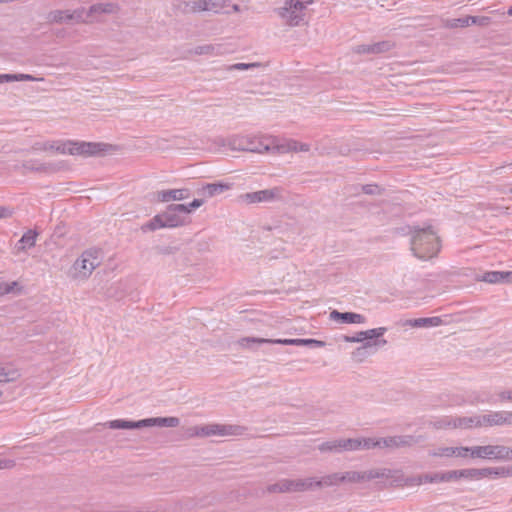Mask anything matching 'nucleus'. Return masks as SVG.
<instances>
[{
	"instance_id": "f257e3e1",
	"label": "nucleus",
	"mask_w": 512,
	"mask_h": 512,
	"mask_svg": "<svg viewBox=\"0 0 512 512\" xmlns=\"http://www.w3.org/2000/svg\"><path fill=\"white\" fill-rule=\"evenodd\" d=\"M411 250L419 259L435 256L440 250V241L432 226L414 227L411 238Z\"/></svg>"
},
{
	"instance_id": "f03ea898",
	"label": "nucleus",
	"mask_w": 512,
	"mask_h": 512,
	"mask_svg": "<svg viewBox=\"0 0 512 512\" xmlns=\"http://www.w3.org/2000/svg\"><path fill=\"white\" fill-rule=\"evenodd\" d=\"M111 145L97 142L74 140H57L55 151L60 154L80 155L84 157L98 156L107 152Z\"/></svg>"
},
{
	"instance_id": "7ed1b4c3",
	"label": "nucleus",
	"mask_w": 512,
	"mask_h": 512,
	"mask_svg": "<svg viewBox=\"0 0 512 512\" xmlns=\"http://www.w3.org/2000/svg\"><path fill=\"white\" fill-rule=\"evenodd\" d=\"M180 424L178 417H154L146 418L138 421H131L125 419H116L108 421L103 426H107L110 429H141L146 427H177ZM101 424H97L100 426Z\"/></svg>"
},
{
	"instance_id": "20e7f679",
	"label": "nucleus",
	"mask_w": 512,
	"mask_h": 512,
	"mask_svg": "<svg viewBox=\"0 0 512 512\" xmlns=\"http://www.w3.org/2000/svg\"><path fill=\"white\" fill-rule=\"evenodd\" d=\"M273 144L272 136H234L229 139L228 145L232 150L252 153H268Z\"/></svg>"
},
{
	"instance_id": "39448f33",
	"label": "nucleus",
	"mask_w": 512,
	"mask_h": 512,
	"mask_svg": "<svg viewBox=\"0 0 512 512\" xmlns=\"http://www.w3.org/2000/svg\"><path fill=\"white\" fill-rule=\"evenodd\" d=\"M313 0H285L284 5L280 7L278 15L289 26H300L306 23V13Z\"/></svg>"
},
{
	"instance_id": "423d86ee",
	"label": "nucleus",
	"mask_w": 512,
	"mask_h": 512,
	"mask_svg": "<svg viewBox=\"0 0 512 512\" xmlns=\"http://www.w3.org/2000/svg\"><path fill=\"white\" fill-rule=\"evenodd\" d=\"M100 254L101 251L98 249H88L84 251L72 266L73 278L82 280L87 279L100 265Z\"/></svg>"
},
{
	"instance_id": "0eeeda50",
	"label": "nucleus",
	"mask_w": 512,
	"mask_h": 512,
	"mask_svg": "<svg viewBox=\"0 0 512 512\" xmlns=\"http://www.w3.org/2000/svg\"><path fill=\"white\" fill-rule=\"evenodd\" d=\"M391 469L379 468L367 471H346L341 473L342 483H362L374 479H388L394 477Z\"/></svg>"
},
{
	"instance_id": "6e6552de",
	"label": "nucleus",
	"mask_w": 512,
	"mask_h": 512,
	"mask_svg": "<svg viewBox=\"0 0 512 512\" xmlns=\"http://www.w3.org/2000/svg\"><path fill=\"white\" fill-rule=\"evenodd\" d=\"M472 458L511 460L512 448L504 445L473 446Z\"/></svg>"
},
{
	"instance_id": "1a4fd4ad",
	"label": "nucleus",
	"mask_w": 512,
	"mask_h": 512,
	"mask_svg": "<svg viewBox=\"0 0 512 512\" xmlns=\"http://www.w3.org/2000/svg\"><path fill=\"white\" fill-rule=\"evenodd\" d=\"M283 197V189L280 187H274L271 189H264L255 192L245 193L240 196L241 200L248 203H260V202H273L281 200Z\"/></svg>"
},
{
	"instance_id": "9d476101",
	"label": "nucleus",
	"mask_w": 512,
	"mask_h": 512,
	"mask_svg": "<svg viewBox=\"0 0 512 512\" xmlns=\"http://www.w3.org/2000/svg\"><path fill=\"white\" fill-rule=\"evenodd\" d=\"M188 207L185 204H171L167 210L162 213L165 226L169 228L178 227L184 224L182 215L188 214Z\"/></svg>"
},
{
	"instance_id": "9b49d317",
	"label": "nucleus",
	"mask_w": 512,
	"mask_h": 512,
	"mask_svg": "<svg viewBox=\"0 0 512 512\" xmlns=\"http://www.w3.org/2000/svg\"><path fill=\"white\" fill-rule=\"evenodd\" d=\"M479 416L481 427L512 425V411H491Z\"/></svg>"
},
{
	"instance_id": "f8f14e48",
	"label": "nucleus",
	"mask_w": 512,
	"mask_h": 512,
	"mask_svg": "<svg viewBox=\"0 0 512 512\" xmlns=\"http://www.w3.org/2000/svg\"><path fill=\"white\" fill-rule=\"evenodd\" d=\"M422 437L413 435H397L381 438V448L395 450L404 447H412L419 443Z\"/></svg>"
},
{
	"instance_id": "ddd939ff",
	"label": "nucleus",
	"mask_w": 512,
	"mask_h": 512,
	"mask_svg": "<svg viewBox=\"0 0 512 512\" xmlns=\"http://www.w3.org/2000/svg\"><path fill=\"white\" fill-rule=\"evenodd\" d=\"M354 438L336 439L332 441L323 442L318 446L321 452H334L340 453L342 451H357Z\"/></svg>"
},
{
	"instance_id": "4468645a",
	"label": "nucleus",
	"mask_w": 512,
	"mask_h": 512,
	"mask_svg": "<svg viewBox=\"0 0 512 512\" xmlns=\"http://www.w3.org/2000/svg\"><path fill=\"white\" fill-rule=\"evenodd\" d=\"M231 50L225 45L221 43L217 44H205L196 46L193 49H190L188 53L190 55H208V56H222L230 53Z\"/></svg>"
},
{
	"instance_id": "2eb2a0df",
	"label": "nucleus",
	"mask_w": 512,
	"mask_h": 512,
	"mask_svg": "<svg viewBox=\"0 0 512 512\" xmlns=\"http://www.w3.org/2000/svg\"><path fill=\"white\" fill-rule=\"evenodd\" d=\"M393 47V42L385 40L373 44L358 45L353 50L357 54H381L390 51Z\"/></svg>"
},
{
	"instance_id": "dca6fc26",
	"label": "nucleus",
	"mask_w": 512,
	"mask_h": 512,
	"mask_svg": "<svg viewBox=\"0 0 512 512\" xmlns=\"http://www.w3.org/2000/svg\"><path fill=\"white\" fill-rule=\"evenodd\" d=\"M118 5L116 3H96L89 7L87 10V17H90L92 22L98 21L99 16L102 14H115L118 12Z\"/></svg>"
},
{
	"instance_id": "f3484780",
	"label": "nucleus",
	"mask_w": 512,
	"mask_h": 512,
	"mask_svg": "<svg viewBox=\"0 0 512 512\" xmlns=\"http://www.w3.org/2000/svg\"><path fill=\"white\" fill-rule=\"evenodd\" d=\"M387 331L385 327L374 328L366 331H360L355 336H344L346 342H362L364 340L370 341L372 339L379 340Z\"/></svg>"
},
{
	"instance_id": "a211bd4d",
	"label": "nucleus",
	"mask_w": 512,
	"mask_h": 512,
	"mask_svg": "<svg viewBox=\"0 0 512 512\" xmlns=\"http://www.w3.org/2000/svg\"><path fill=\"white\" fill-rule=\"evenodd\" d=\"M313 490L338 486L342 483L341 472L325 475L321 478L312 477Z\"/></svg>"
},
{
	"instance_id": "6ab92c4d",
	"label": "nucleus",
	"mask_w": 512,
	"mask_h": 512,
	"mask_svg": "<svg viewBox=\"0 0 512 512\" xmlns=\"http://www.w3.org/2000/svg\"><path fill=\"white\" fill-rule=\"evenodd\" d=\"M329 317L331 320L341 323L362 324L366 321L365 317L361 314L354 312H339L337 310L331 311Z\"/></svg>"
},
{
	"instance_id": "aec40b11",
	"label": "nucleus",
	"mask_w": 512,
	"mask_h": 512,
	"mask_svg": "<svg viewBox=\"0 0 512 512\" xmlns=\"http://www.w3.org/2000/svg\"><path fill=\"white\" fill-rule=\"evenodd\" d=\"M447 425L452 426V428H472V427H481L480 416L474 415L470 417H455L447 420Z\"/></svg>"
},
{
	"instance_id": "412c9836",
	"label": "nucleus",
	"mask_w": 512,
	"mask_h": 512,
	"mask_svg": "<svg viewBox=\"0 0 512 512\" xmlns=\"http://www.w3.org/2000/svg\"><path fill=\"white\" fill-rule=\"evenodd\" d=\"M190 195L189 189H170L157 192V199L161 202H170L175 200H183Z\"/></svg>"
},
{
	"instance_id": "4be33fe9",
	"label": "nucleus",
	"mask_w": 512,
	"mask_h": 512,
	"mask_svg": "<svg viewBox=\"0 0 512 512\" xmlns=\"http://www.w3.org/2000/svg\"><path fill=\"white\" fill-rule=\"evenodd\" d=\"M230 188L231 184L229 183H208L198 190V194L207 198H211L216 195L222 194L223 192L229 190Z\"/></svg>"
},
{
	"instance_id": "5701e85b",
	"label": "nucleus",
	"mask_w": 512,
	"mask_h": 512,
	"mask_svg": "<svg viewBox=\"0 0 512 512\" xmlns=\"http://www.w3.org/2000/svg\"><path fill=\"white\" fill-rule=\"evenodd\" d=\"M23 168L27 171H35L41 173H53L59 170L57 164L54 163H41L37 160H28L22 164Z\"/></svg>"
},
{
	"instance_id": "b1692460",
	"label": "nucleus",
	"mask_w": 512,
	"mask_h": 512,
	"mask_svg": "<svg viewBox=\"0 0 512 512\" xmlns=\"http://www.w3.org/2000/svg\"><path fill=\"white\" fill-rule=\"evenodd\" d=\"M289 492H305L313 490L312 477L287 479Z\"/></svg>"
},
{
	"instance_id": "393cba45",
	"label": "nucleus",
	"mask_w": 512,
	"mask_h": 512,
	"mask_svg": "<svg viewBox=\"0 0 512 512\" xmlns=\"http://www.w3.org/2000/svg\"><path fill=\"white\" fill-rule=\"evenodd\" d=\"M37 236L38 232L35 229H30L25 232L15 246L17 253L24 252L26 249L34 247Z\"/></svg>"
},
{
	"instance_id": "a878e982",
	"label": "nucleus",
	"mask_w": 512,
	"mask_h": 512,
	"mask_svg": "<svg viewBox=\"0 0 512 512\" xmlns=\"http://www.w3.org/2000/svg\"><path fill=\"white\" fill-rule=\"evenodd\" d=\"M236 343L239 347L252 351H255L261 344H273L272 339L260 337H242Z\"/></svg>"
},
{
	"instance_id": "bb28decb",
	"label": "nucleus",
	"mask_w": 512,
	"mask_h": 512,
	"mask_svg": "<svg viewBox=\"0 0 512 512\" xmlns=\"http://www.w3.org/2000/svg\"><path fill=\"white\" fill-rule=\"evenodd\" d=\"M442 323L443 321L440 317L434 316L427 318L409 319L405 324L415 328H429L440 326Z\"/></svg>"
},
{
	"instance_id": "cd10ccee",
	"label": "nucleus",
	"mask_w": 512,
	"mask_h": 512,
	"mask_svg": "<svg viewBox=\"0 0 512 512\" xmlns=\"http://www.w3.org/2000/svg\"><path fill=\"white\" fill-rule=\"evenodd\" d=\"M21 376L18 369L11 364L0 363V383L14 382Z\"/></svg>"
},
{
	"instance_id": "c85d7f7f",
	"label": "nucleus",
	"mask_w": 512,
	"mask_h": 512,
	"mask_svg": "<svg viewBox=\"0 0 512 512\" xmlns=\"http://www.w3.org/2000/svg\"><path fill=\"white\" fill-rule=\"evenodd\" d=\"M294 145H295L294 139H285V140L280 141L276 137H273V144L271 146L270 152L277 153V154L293 152V150H295Z\"/></svg>"
},
{
	"instance_id": "c756f323",
	"label": "nucleus",
	"mask_w": 512,
	"mask_h": 512,
	"mask_svg": "<svg viewBox=\"0 0 512 512\" xmlns=\"http://www.w3.org/2000/svg\"><path fill=\"white\" fill-rule=\"evenodd\" d=\"M392 472H395L394 477H389L388 479H393V482L395 483H399L405 486H416L423 483L422 475L404 477L400 470H392Z\"/></svg>"
},
{
	"instance_id": "7c9ffc66",
	"label": "nucleus",
	"mask_w": 512,
	"mask_h": 512,
	"mask_svg": "<svg viewBox=\"0 0 512 512\" xmlns=\"http://www.w3.org/2000/svg\"><path fill=\"white\" fill-rule=\"evenodd\" d=\"M484 478H500L512 476V467L482 468Z\"/></svg>"
},
{
	"instance_id": "2f4dec72",
	"label": "nucleus",
	"mask_w": 512,
	"mask_h": 512,
	"mask_svg": "<svg viewBox=\"0 0 512 512\" xmlns=\"http://www.w3.org/2000/svg\"><path fill=\"white\" fill-rule=\"evenodd\" d=\"M357 450H369L373 448H381V438H354Z\"/></svg>"
},
{
	"instance_id": "473e14b6",
	"label": "nucleus",
	"mask_w": 512,
	"mask_h": 512,
	"mask_svg": "<svg viewBox=\"0 0 512 512\" xmlns=\"http://www.w3.org/2000/svg\"><path fill=\"white\" fill-rule=\"evenodd\" d=\"M181 9L185 13H195V12L207 11V3H206V0L183 2Z\"/></svg>"
},
{
	"instance_id": "72a5a7b5",
	"label": "nucleus",
	"mask_w": 512,
	"mask_h": 512,
	"mask_svg": "<svg viewBox=\"0 0 512 512\" xmlns=\"http://www.w3.org/2000/svg\"><path fill=\"white\" fill-rule=\"evenodd\" d=\"M247 428L241 425L221 424V436H242L245 434Z\"/></svg>"
},
{
	"instance_id": "f704fd0d",
	"label": "nucleus",
	"mask_w": 512,
	"mask_h": 512,
	"mask_svg": "<svg viewBox=\"0 0 512 512\" xmlns=\"http://www.w3.org/2000/svg\"><path fill=\"white\" fill-rule=\"evenodd\" d=\"M482 468H467L459 470L460 479L465 480H481L483 479Z\"/></svg>"
},
{
	"instance_id": "c9c22d12",
	"label": "nucleus",
	"mask_w": 512,
	"mask_h": 512,
	"mask_svg": "<svg viewBox=\"0 0 512 512\" xmlns=\"http://www.w3.org/2000/svg\"><path fill=\"white\" fill-rule=\"evenodd\" d=\"M165 222L162 217V213L154 216L150 221L142 225L141 230L143 232L146 231H155L160 228H165Z\"/></svg>"
},
{
	"instance_id": "e433bc0d",
	"label": "nucleus",
	"mask_w": 512,
	"mask_h": 512,
	"mask_svg": "<svg viewBox=\"0 0 512 512\" xmlns=\"http://www.w3.org/2000/svg\"><path fill=\"white\" fill-rule=\"evenodd\" d=\"M39 79L30 74H0V83L13 81H38Z\"/></svg>"
},
{
	"instance_id": "4c0bfd02",
	"label": "nucleus",
	"mask_w": 512,
	"mask_h": 512,
	"mask_svg": "<svg viewBox=\"0 0 512 512\" xmlns=\"http://www.w3.org/2000/svg\"><path fill=\"white\" fill-rule=\"evenodd\" d=\"M66 18L77 23L92 22L91 18L87 17V11L84 8H78L74 11H70V14H67Z\"/></svg>"
},
{
	"instance_id": "58836bf2",
	"label": "nucleus",
	"mask_w": 512,
	"mask_h": 512,
	"mask_svg": "<svg viewBox=\"0 0 512 512\" xmlns=\"http://www.w3.org/2000/svg\"><path fill=\"white\" fill-rule=\"evenodd\" d=\"M443 27L449 28V29H455V28H462L469 26V19L468 16L463 18H457V19H445L442 21Z\"/></svg>"
},
{
	"instance_id": "ea45409f",
	"label": "nucleus",
	"mask_w": 512,
	"mask_h": 512,
	"mask_svg": "<svg viewBox=\"0 0 512 512\" xmlns=\"http://www.w3.org/2000/svg\"><path fill=\"white\" fill-rule=\"evenodd\" d=\"M70 14V10H54L48 15V20L54 23L70 22L71 20L66 18V15Z\"/></svg>"
},
{
	"instance_id": "a19ab883",
	"label": "nucleus",
	"mask_w": 512,
	"mask_h": 512,
	"mask_svg": "<svg viewBox=\"0 0 512 512\" xmlns=\"http://www.w3.org/2000/svg\"><path fill=\"white\" fill-rule=\"evenodd\" d=\"M287 479H281L278 482L267 486V492L269 493H290L287 486Z\"/></svg>"
},
{
	"instance_id": "79ce46f5",
	"label": "nucleus",
	"mask_w": 512,
	"mask_h": 512,
	"mask_svg": "<svg viewBox=\"0 0 512 512\" xmlns=\"http://www.w3.org/2000/svg\"><path fill=\"white\" fill-rule=\"evenodd\" d=\"M482 280L487 283H492V284L503 283V272H501V271L486 272L483 275Z\"/></svg>"
},
{
	"instance_id": "37998d69",
	"label": "nucleus",
	"mask_w": 512,
	"mask_h": 512,
	"mask_svg": "<svg viewBox=\"0 0 512 512\" xmlns=\"http://www.w3.org/2000/svg\"><path fill=\"white\" fill-rule=\"evenodd\" d=\"M202 433L205 437L213 436V435L221 436V433H222L221 424L204 425V426H202Z\"/></svg>"
},
{
	"instance_id": "c03bdc74",
	"label": "nucleus",
	"mask_w": 512,
	"mask_h": 512,
	"mask_svg": "<svg viewBox=\"0 0 512 512\" xmlns=\"http://www.w3.org/2000/svg\"><path fill=\"white\" fill-rule=\"evenodd\" d=\"M387 344V341L385 339L381 340H375L374 342L367 341L364 343L362 347H359L355 350L354 355L356 356H363L365 354V349L371 346H384Z\"/></svg>"
},
{
	"instance_id": "a18cd8bd",
	"label": "nucleus",
	"mask_w": 512,
	"mask_h": 512,
	"mask_svg": "<svg viewBox=\"0 0 512 512\" xmlns=\"http://www.w3.org/2000/svg\"><path fill=\"white\" fill-rule=\"evenodd\" d=\"M454 447H439L432 450L429 454L433 457H453Z\"/></svg>"
},
{
	"instance_id": "49530a36",
	"label": "nucleus",
	"mask_w": 512,
	"mask_h": 512,
	"mask_svg": "<svg viewBox=\"0 0 512 512\" xmlns=\"http://www.w3.org/2000/svg\"><path fill=\"white\" fill-rule=\"evenodd\" d=\"M469 25L475 24L481 27H487L491 24L492 19L488 16H468Z\"/></svg>"
},
{
	"instance_id": "de8ad7c7",
	"label": "nucleus",
	"mask_w": 512,
	"mask_h": 512,
	"mask_svg": "<svg viewBox=\"0 0 512 512\" xmlns=\"http://www.w3.org/2000/svg\"><path fill=\"white\" fill-rule=\"evenodd\" d=\"M273 344L305 346V339H272Z\"/></svg>"
},
{
	"instance_id": "09e8293b",
	"label": "nucleus",
	"mask_w": 512,
	"mask_h": 512,
	"mask_svg": "<svg viewBox=\"0 0 512 512\" xmlns=\"http://www.w3.org/2000/svg\"><path fill=\"white\" fill-rule=\"evenodd\" d=\"M472 450H473V446L472 447H464V446L454 447L453 457H458V458L471 457L472 458Z\"/></svg>"
},
{
	"instance_id": "8fccbe9b",
	"label": "nucleus",
	"mask_w": 512,
	"mask_h": 512,
	"mask_svg": "<svg viewBox=\"0 0 512 512\" xmlns=\"http://www.w3.org/2000/svg\"><path fill=\"white\" fill-rule=\"evenodd\" d=\"M262 64L259 62L255 63H236L227 67L228 71L232 70H248L256 67H261Z\"/></svg>"
},
{
	"instance_id": "3c124183",
	"label": "nucleus",
	"mask_w": 512,
	"mask_h": 512,
	"mask_svg": "<svg viewBox=\"0 0 512 512\" xmlns=\"http://www.w3.org/2000/svg\"><path fill=\"white\" fill-rule=\"evenodd\" d=\"M442 482H452L460 479L459 470L441 472Z\"/></svg>"
},
{
	"instance_id": "603ef678",
	"label": "nucleus",
	"mask_w": 512,
	"mask_h": 512,
	"mask_svg": "<svg viewBox=\"0 0 512 512\" xmlns=\"http://www.w3.org/2000/svg\"><path fill=\"white\" fill-rule=\"evenodd\" d=\"M207 11L218 13L224 7V0H206Z\"/></svg>"
},
{
	"instance_id": "864d4df0",
	"label": "nucleus",
	"mask_w": 512,
	"mask_h": 512,
	"mask_svg": "<svg viewBox=\"0 0 512 512\" xmlns=\"http://www.w3.org/2000/svg\"><path fill=\"white\" fill-rule=\"evenodd\" d=\"M496 402L504 403V402H512V389L499 391L497 394Z\"/></svg>"
},
{
	"instance_id": "5fc2aeb1",
	"label": "nucleus",
	"mask_w": 512,
	"mask_h": 512,
	"mask_svg": "<svg viewBox=\"0 0 512 512\" xmlns=\"http://www.w3.org/2000/svg\"><path fill=\"white\" fill-rule=\"evenodd\" d=\"M423 483H439L442 482L441 472L423 474Z\"/></svg>"
},
{
	"instance_id": "6e6d98bb",
	"label": "nucleus",
	"mask_w": 512,
	"mask_h": 512,
	"mask_svg": "<svg viewBox=\"0 0 512 512\" xmlns=\"http://www.w3.org/2000/svg\"><path fill=\"white\" fill-rule=\"evenodd\" d=\"M55 147H56V141H47L44 143H36L33 146V149L34 150H43V151H46V150L55 151Z\"/></svg>"
},
{
	"instance_id": "4d7b16f0",
	"label": "nucleus",
	"mask_w": 512,
	"mask_h": 512,
	"mask_svg": "<svg viewBox=\"0 0 512 512\" xmlns=\"http://www.w3.org/2000/svg\"><path fill=\"white\" fill-rule=\"evenodd\" d=\"M361 191L367 195L380 194V189L376 184H366L361 186Z\"/></svg>"
},
{
	"instance_id": "13d9d810",
	"label": "nucleus",
	"mask_w": 512,
	"mask_h": 512,
	"mask_svg": "<svg viewBox=\"0 0 512 512\" xmlns=\"http://www.w3.org/2000/svg\"><path fill=\"white\" fill-rule=\"evenodd\" d=\"M188 437H205L202 433V426H193L187 429Z\"/></svg>"
},
{
	"instance_id": "bf43d9fd",
	"label": "nucleus",
	"mask_w": 512,
	"mask_h": 512,
	"mask_svg": "<svg viewBox=\"0 0 512 512\" xmlns=\"http://www.w3.org/2000/svg\"><path fill=\"white\" fill-rule=\"evenodd\" d=\"M326 343L324 341L316 339H305V346L308 347H324Z\"/></svg>"
},
{
	"instance_id": "052dcab7",
	"label": "nucleus",
	"mask_w": 512,
	"mask_h": 512,
	"mask_svg": "<svg viewBox=\"0 0 512 512\" xmlns=\"http://www.w3.org/2000/svg\"><path fill=\"white\" fill-rule=\"evenodd\" d=\"M295 150L293 152H308L310 150V145L307 143H301L295 140Z\"/></svg>"
},
{
	"instance_id": "680f3d73",
	"label": "nucleus",
	"mask_w": 512,
	"mask_h": 512,
	"mask_svg": "<svg viewBox=\"0 0 512 512\" xmlns=\"http://www.w3.org/2000/svg\"><path fill=\"white\" fill-rule=\"evenodd\" d=\"M15 466V461L12 459H0V469H11Z\"/></svg>"
},
{
	"instance_id": "e2e57ef3",
	"label": "nucleus",
	"mask_w": 512,
	"mask_h": 512,
	"mask_svg": "<svg viewBox=\"0 0 512 512\" xmlns=\"http://www.w3.org/2000/svg\"><path fill=\"white\" fill-rule=\"evenodd\" d=\"M176 248L172 246L158 247L157 252L162 255H169L175 253Z\"/></svg>"
},
{
	"instance_id": "0e129e2a",
	"label": "nucleus",
	"mask_w": 512,
	"mask_h": 512,
	"mask_svg": "<svg viewBox=\"0 0 512 512\" xmlns=\"http://www.w3.org/2000/svg\"><path fill=\"white\" fill-rule=\"evenodd\" d=\"M203 203H204V201L202 199H194L191 203L186 205V207H188V209H189L188 213H190L194 209L199 208L200 206L203 205Z\"/></svg>"
},
{
	"instance_id": "69168bd1",
	"label": "nucleus",
	"mask_w": 512,
	"mask_h": 512,
	"mask_svg": "<svg viewBox=\"0 0 512 512\" xmlns=\"http://www.w3.org/2000/svg\"><path fill=\"white\" fill-rule=\"evenodd\" d=\"M18 286V283L17 282H12V283H9V284H5L4 285V288L2 290V293L3 294H9L11 292L14 291V288Z\"/></svg>"
},
{
	"instance_id": "338daca9",
	"label": "nucleus",
	"mask_w": 512,
	"mask_h": 512,
	"mask_svg": "<svg viewBox=\"0 0 512 512\" xmlns=\"http://www.w3.org/2000/svg\"><path fill=\"white\" fill-rule=\"evenodd\" d=\"M12 215V211L4 206H0V219L8 218Z\"/></svg>"
},
{
	"instance_id": "774afa93",
	"label": "nucleus",
	"mask_w": 512,
	"mask_h": 512,
	"mask_svg": "<svg viewBox=\"0 0 512 512\" xmlns=\"http://www.w3.org/2000/svg\"><path fill=\"white\" fill-rule=\"evenodd\" d=\"M512 282V271H503V283H511Z\"/></svg>"
}]
</instances>
